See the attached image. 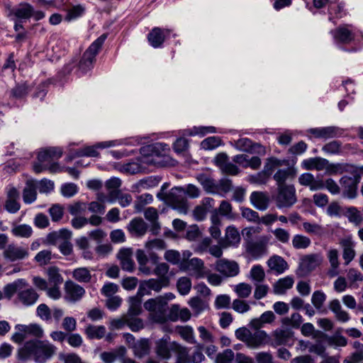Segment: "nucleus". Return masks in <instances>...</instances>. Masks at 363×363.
Returning <instances> with one entry per match:
<instances>
[{
	"label": "nucleus",
	"mask_w": 363,
	"mask_h": 363,
	"mask_svg": "<svg viewBox=\"0 0 363 363\" xmlns=\"http://www.w3.org/2000/svg\"><path fill=\"white\" fill-rule=\"evenodd\" d=\"M57 350L49 341L29 340L18 350L17 358L21 361L32 359L35 363H45L55 354Z\"/></svg>",
	"instance_id": "obj_1"
},
{
	"label": "nucleus",
	"mask_w": 363,
	"mask_h": 363,
	"mask_svg": "<svg viewBox=\"0 0 363 363\" xmlns=\"http://www.w3.org/2000/svg\"><path fill=\"white\" fill-rule=\"evenodd\" d=\"M359 172L357 166L347 163L337 164L333 167V174H346L339 181L343 197L354 199L357 196L358 185L361 180Z\"/></svg>",
	"instance_id": "obj_2"
},
{
	"label": "nucleus",
	"mask_w": 363,
	"mask_h": 363,
	"mask_svg": "<svg viewBox=\"0 0 363 363\" xmlns=\"http://www.w3.org/2000/svg\"><path fill=\"white\" fill-rule=\"evenodd\" d=\"M336 44L351 45L350 49L342 48L347 52H357L363 45V33L352 24H342L330 30Z\"/></svg>",
	"instance_id": "obj_3"
},
{
	"label": "nucleus",
	"mask_w": 363,
	"mask_h": 363,
	"mask_svg": "<svg viewBox=\"0 0 363 363\" xmlns=\"http://www.w3.org/2000/svg\"><path fill=\"white\" fill-rule=\"evenodd\" d=\"M167 301L162 297L150 298L144 303V308L151 312L150 319L157 323H164L167 320L177 321L179 319V306L174 304L167 314Z\"/></svg>",
	"instance_id": "obj_4"
},
{
	"label": "nucleus",
	"mask_w": 363,
	"mask_h": 363,
	"mask_svg": "<svg viewBox=\"0 0 363 363\" xmlns=\"http://www.w3.org/2000/svg\"><path fill=\"white\" fill-rule=\"evenodd\" d=\"M107 37V33L101 35L84 52L77 65V73L78 77H81L86 74L93 68L94 64L96 61V57L99 54Z\"/></svg>",
	"instance_id": "obj_5"
},
{
	"label": "nucleus",
	"mask_w": 363,
	"mask_h": 363,
	"mask_svg": "<svg viewBox=\"0 0 363 363\" xmlns=\"http://www.w3.org/2000/svg\"><path fill=\"white\" fill-rule=\"evenodd\" d=\"M62 155V150L60 147H50L42 150L38 155V162L33 165L35 172L40 173L47 169L55 172L57 164L55 161L59 160Z\"/></svg>",
	"instance_id": "obj_6"
},
{
	"label": "nucleus",
	"mask_w": 363,
	"mask_h": 363,
	"mask_svg": "<svg viewBox=\"0 0 363 363\" xmlns=\"http://www.w3.org/2000/svg\"><path fill=\"white\" fill-rule=\"evenodd\" d=\"M184 195H187L192 199L198 198L200 196V190L196 186L189 184L186 189L182 187H174L169 194L168 198L173 208L180 213H186L189 204Z\"/></svg>",
	"instance_id": "obj_7"
},
{
	"label": "nucleus",
	"mask_w": 363,
	"mask_h": 363,
	"mask_svg": "<svg viewBox=\"0 0 363 363\" xmlns=\"http://www.w3.org/2000/svg\"><path fill=\"white\" fill-rule=\"evenodd\" d=\"M276 206L278 208H289L297 201L296 189L293 184L282 186L277 188V194L274 197Z\"/></svg>",
	"instance_id": "obj_8"
},
{
	"label": "nucleus",
	"mask_w": 363,
	"mask_h": 363,
	"mask_svg": "<svg viewBox=\"0 0 363 363\" xmlns=\"http://www.w3.org/2000/svg\"><path fill=\"white\" fill-rule=\"evenodd\" d=\"M11 13L19 20H26L33 18L35 21H40L45 18V14L42 11H35L33 6L28 3H21L14 7Z\"/></svg>",
	"instance_id": "obj_9"
},
{
	"label": "nucleus",
	"mask_w": 363,
	"mask_h": 363,
	"mask_svg": "<svg viewBox=\"0 0 363 363\" xmlns=\"http://www.w3.org/2000/svg\"><path fill=\"white\" fill-rule=\"evenodd\" d=\"M268 239L262 236L256 240L247 242L246 250L253 258L259 259L267 253Z\"/></svg>",
	"instance_id": "obj_10"
},
{
	"label": "nucleus",
	"mask_w": 363,
	"mask_h": 363,
	"mask_svg": "<svg viewBox=\"0 0 363 363\" xmlns=\"http://www.w3.org/2000/svg\"><path fill=\"white\" fill-rule=\"evenodd\" d=\"M294 343V332L289 328H277L272 333V345H292Z\"/></svg>",
	"instance_id": "obj_11"
},
{
	"label": "nucleus",
	"mask_w": 363,
	"mask_h": 363,
	"mask_svg": "<svg viewBox=\"0 0 363 363\" xmlns=\"http://www.w3.org/2000/svg\"><path fill=\"white\" fill-rule=\"evenodd\" d=\"M216 269L225 277H235L240 272V267L236 262L225 259L216 262Z\"/></svg>",
	"instance_id": "obj_12"
},
{
	"label": "nucleus",
	"mask_w": 363,
	"mask_h": 363,
	"mask_svg": "<svg viewBox=\"0 0 363 363\" xmlns=\"http://www.w3.org/2000/svg\"><path fill=\"white\" fill-rule=\"evenodd\" d=\"M172 30L166 28L155 27L147 35L148 41L154 48H161L164 40L167 38Z\"/></svg>",
	"instance_id": "obj_13"
},
{
	"label": "nucleus",
	"mask_w": 363,
	"mask_h": 363,
	"mask_svg": "<svg viewBox=\"0 0 363 363\" xmlns=\"http://www.w3.org/2000/svg\"><path fill=\"white\" fill-rule=\"evenodd\" d=\"M3 255L10 262H16L26 258L28 256V251L27 248L10 244L4 250Z\"/></svg>",
	"instance_id": "obj_14"
},
{
	"label": "nucleus",
	"mask_w": 363,
	"mask_h": 363,
	"mask_svg": "<svg viewBox=\"0 0 363 363\" xmlns=\"http://www.w3.org/2000/svg\"><path fill=\"white\" fill-rule=\"evenodd\" d=\"M130 235L133 238H143L148 229L147 224L141 218H134L126 227Z\"/></svg>",
	"instance_id": "obj_15"
},
{
	"label": "nucleus",
	"mask_w": 363,
	"mask_h": 363,
	"mask_svg": "<svg viewBox=\"0 0 363 363\" xmlns=\"http://www.w3.org/2000/svg\"><path fill=\"white\" fill-rule=\"evenodd\" d=\"M66 298L72 302L79 301L85 294V289L72 281H67L65 284Z\"/></svg>",
	"instance_id": "obj_16"
},
{
	"label": "nucleus",
	"mask_w": 363,
	"mask_h": 363,
	"mask_svg": "<svg viewBox=\"0 0 363 363\" xmlns=\"http://www.w3.org/2000/svg\"><path fill=\"white\" fill-rule=\"evenodd\" d=\"M38 298L39 294L31 287L24 289L21 288L18 293V301L26 307L34 305Z\"/></svg>",
	"instance_id": "obj_17"
},
{
	"label": "nucleus",
	"mask_w": 363,
	"mask_h": 363,
	"mask_svg": "<svg viewBox=\"0 0 363 363\" xmlns=\"http://www.w3.org/2000/svg\"><path fill=\"white\" fill-rule=\"evenodd\" d=\"M328 20L336 24V21L347 16V12L345 9L343 3L330 1L328 6Z\"/></svg>",
	"instance_id": "obj_18"
},
{
	"label": "nucleus",
	"mask_w": 363,
	"mask_h": 363,
	"mask_svg": "<svg viewBox=\"0 0 363 363\" xmlns=\"http://www.w3.org/2000/svg\"><path fill=\"white\" fill-rule=\"evenodd\" d=\"M114 141H106L99 143L93 146H86L84 148L76 150V155L78 157H97L99 155V152L97 151L98 148H106L111 146H114Z\"/></svg>",
	"instance_id": "obj_19"
},
{
	"label": "nucleus",
	"mask_w": 363,
	"mask_h": 363,
	"mask_svg": "<svg viewBox=\"0 0 363 363\" xmlns=\"http://www.w3.org/2000/svg\"><path fill=\"white\" fill-rule=\"evenodd\" d=\"M269 341V336L264 330H255L250 333L247 346L251 349H257L266 345Z\"/></svg>",
	"instance_id": "obj_20"
},
{
	"label": "nucleus",
	"mask_w": 363,
	"mask_h": 363,
	"mask_svg": "<svg viewBox=\"0 0 363 363\" xmlns=\"http://www.w3.org/2000/svg\"><path fill=\"white\" fill-rule=\"evenodd\" d=\"M295 176V171L292 168L286 167L284 169H279L274 174L273 178L277 183V188H279L282 186H288L289 184H286V182L293 180Z\"/></svg>",
	"instance_id": "obj_21"
},
{
	"label": "nucleus",
	"mask_w": 363,
	"mask_h": 363,
	"mask_svg": "<svg viewBox=\"0 0 363 363\" xmlns=\"http://www.w3.org/2000/svg\"><path fill=\"white\" fill-rule=\"evenodd\" d=\"M118 259L120 260L123 270L132 272L135 268V263L132 259V252L130 249H122L118 253Z\"/></svg>",
	"instance_id": "obj_22"
},
{
	"label": "nucleus",
	"mask_w": 363,
	"mask_h": 363,
	"mask_svg": "<svg viewBox=\"0 0 363 363\" xmlns=\"http://www.w3.org/2000/svg\"><path fill=\"white\" fill-rule=\"evenodd\" d=\"M250 202L257 209L264 211L269 206V196L262 191H253L250 195Z\"/></svg>",
	"instance_id": "obj_23"
},
{
	"label": "nucleus",
	"mask_w": 363,
	"mask_h": 363,
	"mask_svg": "<svg viewBox=\"0 0 363 363\" xmlns=\"http://www.w3.org/2000/svg\"><path fill=\"white\" fill-rule=\"evenodd\" d=\"M169 337L166 335L156 343L157 354L163 359H169L172 348V342H169Z\"/></svg>",
	"instance_id": "obj_24"
},
{
	"label": "nucleus",
	"mask_w": 363,
	"mask_h": 363,
	"mask_svg": "<svg viewBox=\"0 0 363 363\" xmlns=\"http://www.w3.org/2000/svg\"><path fill=\"white\" fill-rule=\"evenodd\" d=\"M327 258L330 264L328 274L330 277H335L339 274L340 261L337 250L330 249L327 252Z\"/></svg>",
	"instance_id": "obj_25"
},
{
	"label": "nucleus",
	"mask_w": 363,
	"mask_h": 363,
	"mask_svg": "<svg viewBox=\"0 0 363 363\" xmlns=\"http://www.w3.org/2000/svg\"><path fill=\"white\" fill-rule=\"evenodd\" d=\"M323 261L321 255L311 254L304 256L301 259V266L306 272H311L318 267Z\"/></svg>",
	"instance_id": "obj_26"
},
{
	"label": "nucleus",
	"mask_w": 363,
	"mask_h": 363,
	"mask_svg": "<svg viewBox=\"0 0 363 363\" xmlns=\"http://www.w3.org/2000/svg\"><path fill=\"white\" fill-rule=\"evenodd\" d=\"M340 245L342 247V257L345 264L348 265L354 258L356 252L354 245L349 239H343L340 241Z\"/></svg>",
	"instance_id": "obj_27"
},
{
	"label": "nucleus",
	"mask_w": 363,
	"mask_h": 363,
	"mask_svg": "<svg viewBox=\"0 0 363 363\" xmlns=\"http://www.w3.org/2000/svg\"><path fill=\"white\" fill-rule=\"evenodd\" d=\"M142 290V286H140L137 295L129 298L128 314L131 316L138 315L141 313V297L144 295Z\"/></svg>",
	"instance_id": "obj_28"
},
{
	"label": "nucleus",
	"mask_w": 363,
	"mask_h": 363,
	"mask_svg": "<svg viewBox=\"0 0 363 363\" xmlns=\"http://www.w3.org/2000/svg\"><path fill=\"white\" fill-rule=\"evenodd\" d=\"M294 280L292 277L287 276L279 279L273 286L275 294H284L288 289L292 288Z\"/></svg>",
	"instance_id": "obj_29"
},
{
	"label": "nucleus",
	"mask_w": 363,
	"mask_h": 363,
	"mask_svg": "<svg viewBox=\"0 0 363 363\" xmlns=\"http://www.w3.org/2000/svg\"><path fill=\"white\" fill-rule=\"evenodd\" d=\"M269 267L275 271L277 274H280L284 273L288 269V264L280 256H272L267 262Z\"/></svg>",
	"instance_id": "obj_30"
},
{
	"label": "nucleus",
	"mask_w": 363,
	"mask_h": 363,
	"mask_svg": "<svg viewBox=\"0 0 363 363\" xmlns=\"http://www.w3.org/2000/svg\"><path fill=\"white\" fill-rule=\"evenodd\" d=\"M176 332L186 342L189 344H196L192 327L189 325H178L176 327Z\"/></svg>",
	"instance_id": "obj_31"
},
{
	"label": "nucleus",
	"mask_w": 363,
	"mask_h": 363,
	"mask_svg": "<svg viewBox=\"0 0 363 363\" xmlns=\"http://www.w3.org/2000/svg\"><path fill=\"white\" fill-rule=\"evenodd\" d=\"M167 147L168 145L165 143H157L142 147L140 152L144 156L159 155L160 150H164Z\"/></svg>",
	"instance_id": "obj_32"
},
{
	"label": "nucleus",
	"mask_w": 363,
	"mask_h": 363,
	"mask_svg": "<svg viewBox=\"0 0 363 363\" xmlns=\"http://www.w3.org/2000/svg\"><path fill=\"white\" fill-rule=\"evenodd\" d=\"M85 334L89 339H101L106 335V328L104 325H89L85 328Z\"/></svg>",
	"instance_id": "obj_33"
},
{
	"label": "nucleus",
	"mask_w": 363,
	"mask_h": 363,
	"mask_svg": "<svg viewBox=\"0 0 363 363\" xmlns=\"http://www.w3.org/2000/svg\"><path fill=\"white\" fill-rule=\"evenodd\" d=\"M240 241V235L237 228L229 226L226 228L225 240L226 245L237 246Z\"/></svg>",
	"instance_id": "obj_34"
},
{
	"label": "nucleus",
	"mask_w": 363,
	"mask_h": 363,
	"mask_svg": "<svg viewBox=\"0 0 363 363\" xmlns=\"http://www.w3.org/2000/svg\"><path fill=\"white\" fill-rule=\"evenodd\" d=\"M169 279L167 277H160L158 279H150L147 281L144 285L149 289L159 292L163 287L167 286Z\"/></svg>",
	"instance_id": "obj_35"
},
{
	"label": "nucleus",
	"mask_w": 363,
	"mask_h": 363,
	"mask_svg": "<svg viewBox=\"0 0 363 363\" xmlns=\"http://www.w3.org/2000/svg\"><path fill=\"white\" fill-rule=\"evenodd\" d=\"M21 285L26 286H27V283L24 279H18L17 281L7 284L4 288V292L5 296L10 298H11L16 293H18L21 290Z\"/></svg>",
	"instance_id": "obj_36"
},
{
	"label": "nucleus",
	"mask_w": 363,
	"mask_h": 363,
	"mask_svg": "<svg viewBox=\"0 0 363 363\" xmlns=\"http://www.w3.org/2000/svg\"><path fill=\"white\" fill-rule=\"evenodd\" d=\"M72 277L80 283H89L91 279V272L86 267H79L74 269Z\"/></svg>",
	"instance_id": "obj_37"
},
{
	"label": "nucleus",
	"mask_w": 363,
	"mask_h": 363,
	"mask_svg": "<svg viewBox=\"0 0 363 363\" xmlns=\"http://www.w3.org/2000/svg\"><path fill=\"white\" fill-rule=\"evenodd\" d=\"M345 216L350 223L359 225L363 221V216L360 211L354 206L348 207L345 211Z\"/></svg>",
	"instance_id": "obj_38"
},
{
	"label": "nucleus",
	"mask_w": 363,
	"mask_h": 363,
	"mask_svg": "<svg viewBox=\"0 0 363 363\" xmlns=\"http://www.w3.org/2000/svg\"><path fill=\"white\" fill-rule=\"evenodd\" d=\"M343 133L342 129L335 126L321 127L320 139H330L340 137Z\"/></svg>",
	"instance_id": "obj_39"
},
{
	"label": "nucleus",
	"mask_w": 363,
	"mask_h": 363,
	"mask_svg": "<svg viewBox=\"0 0 363 363\" xmlns=\"http://www.w3.org/2000/svg\"><path fill=\"white\" fill-rule=\"evenodd\" d=\"M199 181L202 185L203 188L208 193L216 194L218 193V186L214 179L212 178L202 175L199 178Z\"/></svg>",
	"instance_id": "obj_40"
},
{
	"label": "nucleus",
	"mask_w": 363,
	"mask_h": 363,
	"mask_svg": "<svg viewBox=\"0 0 363 363\" xmlns=\"http://www.w3.org/2000/svg\"><path fill=\"white\" fill-rule=\"evenodd\" d=\"M37 199L36 188L33 184H27L23 191V200L26 204L33 203Z\"/></svg>",
	"instance_id": "obj_41"
},
{
	"label": "nucleus",
	"mask_w": 363,
	"mask_h": 363,
	"mask_svg": "<svg viewBox=\"0 0 363 363\" xmlns=\"http://www.w3.org/2000/svg\"><path fill=\"white\" fill-rule=\"evenodd\" d=\"M136 259L139 264V269L140 272L145 274H150L151 272L150 269L147 267L148 262V255L142 250H138L136 252Z\"/></svg>",
	"instance_id": "obj_42"
},
{
	"label": "nucleus",
	"mask_w": 363,
	"mask_h": 363,
	"mask_svg": "<svg viewBox=\"0 0 363 363\" xmlns=\"http://www.w3.org/2000/svg\"><path fill=\"white\" fill-rule=\"evenodd\" d=\"M11 233L16 237L28 238L32 235L33 229L29 225L21 224L13 227Z\"/></svg>",
	"instance_id": "obj_43"
},
{
	"label": "nucleus",
	"mask_w": 363,
	"mask_h": 363,
	"mask_svg": "<svg viewBox=\"0 0 363 363\" xmlns=\"http://www.w3.org/2000/svg\"><path fill=\"white\" fill-rule=\"evenodd\" d=\"M177 288L179 293L182 296L187 295L191 289V281L187 277H180L177 282Z\"/></svg>",
	"instance_id": "obj_44"
},
{
	"label": "nucleus",
	"mask_w": 363,
	"mask_h": 363,
	"mask_svg": "<svg viewBox=\"0 0 363 363\" xmlns=\"http://www.w3.org/2000/svg\"><path fill=\"white\" fill-rule=\"evenodd\" d=\"M311 239L302 235H295L292 239V245L295 249H306L310 246Z\"/></svg>",
	"instance_id": "obj_45"
},
{
	"label": "nucleus",
	"mask_w": 363,
	"mask_h": 363,
	"mask_svg": "<svg viewBox=\"0 0 363 363\" xmlns=\"http://www.w3.org/2000/svg\"><path fill=\"white\" fill-rule=\"evenodd\" d=\"M48 282L51 285H60L63 281V278L59 272V269L55 267H50L48 269Z\"/></svg>",
	"instance_id": "obj_46"
},
{
	"label": "nucleus",
	"mask_w": 363,
	"mask_h": 363,
	"mask_svg": "<svg viewBox=\"0 0 363 363\" xmlns=\"http://www.w3.org/2000/svg\"><path fill=\"white\" fill-rule=\"evenodd\" d=\"M133 351L135 355L140 358L145 356L150 351L148 341L143 340L136 342L133 347Z\"/></svg>",
	"instance_id": "obj_47"
},
{
	"label": "nucleus",
	"mask_w": 363,
	"mask_h": 363,
	"mask_svg": "<svg viewBox=\"0 0 363 363\" xmlns=\"http://www.w3.org/2000/svg\"><path fill=\"white\" fill-rule=\"evenodd\" d=\"M221 139L217 136H211L204 139L201 143V147L203 150H210L218 147L221 145Z\"/></svg>",
	"instance_id": "obj_48"
},
{
	"label": "nucleus",
	"mask_w": 363,
	"mask_h": 363,
	"mask_svg": "<svg viewBox=\"0 0 363 363\" xmlns=\"http://www.w3.org/2000/svg\"><path fill=\"white\" fill-rule=\"evenodd\" d=\"M50 309L45 303L40 304L36 308L37 315L43 321L50 323L52 320Z\"/></svg>",
	"instance_id": "obj_49"
},
{
	"label": "nucleus",
	"mask_w": 363,
	"mask_h": 363,
	"mask_svg": "<svg viewBox=\"0 0 363 363\" xmlns=\"http://www.w3.org/2000/svg\"><path fill=\"white\" fill-rule=\"evenodd\" d=\"M234 291L239 298H246L251 294L252 286L246 283H240L235 286Z\"/></svg>",
	"instance_id": "obj_50"
},
{
	"label": "nucleus",
	"mask_w": 363,
	"mask_h": 363,
	"mask_svg": "<svg viewBox=\"0 0 363 363\" xmlns=\"http://www.w3.org/2000/svg\"><path fill=\"white\" fill-rule=\"evenodd\" d=\"M283 164L281 160L276 157H270L264 166L263 171L266 172L269 177L272 175L275 168L280 167Z\"/></svg>",
	"instance_id": "obj_51"
},
{
	"label": "nucleus",
	"mask_w": 363,
	"mask_h": 363,
	"mask_svg": "<svg viewBox=\"0 0 363 363\" xmlns=\"http://www.w3.org/2000/svg\"><path fill=\"white\" fill-rule=\"evenodd\" d=\"M326 300V295L322 291H315L312 295L311 302L314 307L320 310Z\"/></svg>",
	"instance_id": "obj_52"
},
{
	"label": "nucleus",
	"mask_w": 363,
	"mask_h": 363,
	"mask_svg": "<svg viewBox=\"0 0 363 363\" xmlns=\"http://www.w3.org/2000/svg\"><path fill=\"white\" fill-rule=\"evenodd\" d=\"M342 143L338 140H333L325 144L322 150L325 152L330 155H337L340 152Z\"/></svg>",
	"instance_id": "obj_53"
},
{
	"label": "nucleus",
	"mask_w": 363,
	"mask_h": 363,
	"mask_svg": "<svg viewBox=\"0 0 363 363\" xmlns=\"http://www.w3.org/2000/svg\"><path fill=\"white\" fill-rule=\"evenodd\" d=\"M165 242L159 238L150 240L145 243V248L147 251H152L153 250H162L166 248Z\"/></svg>",
	"instance_id": "obj_54"
},
{
	"label": "nucleus",
	"mask_w": 363,
	"mask_h": 363,
	"mask_svg": "<svg viewBox=\"0 0 363 363\" xmlns=\"http://www.w3.org/2000/svg\"><path fill=\"white\" fill-rule=\"evenodd\" d=\"M235 358L234 352L230 349H226L216 357V363H230Z\"/></svg>",
	"instance_id": "obj_55"
},
{
	"label": "nucleus",
	"mask_w": 363,
	"mask_h": 363,
	"mask_svg": "<svg viewBox=\"0 0 363 363\" xmlns=\"http://www.w3.org/2000/svg\"><path fill=\"white\" fill-rule=\"evenodd\" d=\"M52 259V252L50 250H44L40 251L35 257L34 259L40 265L48 264Z\"/></svg>",
	"instance_id": "obj_56"
},
{
	"label": "nucleus",
	"mask_w": 363,
	"mask_h": 363,
	"mask_svg": "<svg viewBox=\"0 0 363 363\" xmlns=\"http://www.w3.org/2000/svg\"><path fill=\"white\" fill-rule=\"evenodd\" d=\"M241 214L243 218L247 219L249 221H252L255 223H258L259 220V214L257 211L250 208L242 207L240 208Z\"/></svg>",
	"instance_id": "obj_57"
},
{
	"label": "nucleus",
	"mask_w": 363,
	"mask_h": 363,
	"mask_svg": "<svg viewBox=\"0 0 363 363\" xmlns=\"http://www.w3.org/2000/svg\"><path fill=\"white\" fill-rule=\"evenodd\" d=\"M232 308L239 313H244L250 310V305L246 301L240 298L235 299L233 301Z\"/></svg>",
	"instance_id": "obj_58"
},
{
	"label": "nucleus",
	"mask_w": 363,
	"mask_h": 363,
	"mask_svg": "<svg viewBox=\"0 0 363 363\" xmlns=\"http://www.w3.org/2000/svg\"><path fill=\"white\" fill-rule=\"evenodd\" d=\"M127 325L133 332H138L143 328V322L140 318L135 317H127Z\"/></svg>",
	"instance_id": "obj_59"
},
{
	"label": "nucleus",
	"mask_w": 363,
	"mask_h": 363,
	"mask_svg": "<svg viewBox=\"0 0 363 363\" xmlns=\"http://www.w3.org/2000/svg\"><path fill=\"white\" fill-rule=\"evenodd\" d=\"M84 12V9L80 5L73 6L70 9L65 16V20L71 21L81 16Z\"/></svg>",
	"instance_id": "obj_60"
},
{
	"label": "nucleus",
	"mask_w": 363,
	"mask_h": 363,
	"mask_svg": "<svg viewBox=\"0 0 363 363\" xmlns=\"http://www.w3.org/2000/svg\"><path fill=\"white\" fill-rule=\"evenodd\" d=\"M164 259L172 264H177L181 261L180 253L174 250H167L164 255Z\"/></svg>",
	"instance_id": "obj_61"
},
{
	"label": "nucleus",
	"mask_w": 363,
	"mask_h": 363,
	"mask_svg": "<svg viewBox=\"0 0 363 363\" xmlns=\"http://www.w3.org/2000/svg\"><path fill=\"white\" fill-rule=\"evenodd\" d=\"M274 237L282 243H287L289 241L290 233L284 228H276L272 231Z\"/></svg>",
	"instance_id": "obj_62"
},
{
	"label": "nucleus",
	"mask_w": 363,
	"mask_h": 363,
	"mask_svg": "<svg viewBox=\"0 0 363 363\" xmlns=\"http://www.w3.org/2000/svg\"><path fill=\"white\" fill-rule=\"evenodd\" d=\"M52 221H58L63 216V208L60 204H54L49 209Z\"/></svg>",
	"instance_id": "obj_63"
},
{
	"label": "nucleus",
	"mask_w": 363,
	"mask_h": 363,
	"mask_svg": "<svg viewBox=\"0 0 363 363\" xmlns=\"http://www.w3.org/2000/svg\"><path fill=\"white\" fill-rule=\"evenodd\" d=\"M28 94V87L26 84L17 85L11 90V94L16 99H22Z\"/></svg>",
	"instance_id": "obj_64"
}]
</instances>
